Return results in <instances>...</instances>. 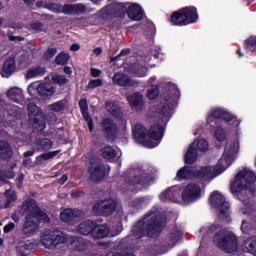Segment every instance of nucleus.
I'll return each mask as SVG.
<instances>
[{
	"instance_id": "nucleus-42",
	"label": "nucleus",
	"mask_w": 256,
	"mask_h": 256,
	"mask_svg": "<svg viewBox=\"0 0 256 256\" xmlns=\"http://www.w3.org/2000/svg\"><path fill=\"white\" fill-rule=\"evenodd\" d=\"M146 97L149 99V101H154V99H157V97H159V86H151L148 88Z\"/></svg>"
},
{
	"instance_id": "nucleus-11",
	"label": "nucleus",
	"mask_w": 256,
	"mask_h": 256,
	"mask_svg": "<svg viewBox=\"0 0 256 256\" xmlns=\"http://www.w3.org/2000/svg\"><path fill=\"white\" fill-rule=\"evenodd\" d=\"M237 155H239V139L226 143L224 153L218 160V163L225 171H227L235 159H237Z\"/></svg>"
},
{
	"instance_id": "nucleus-13",
	"label": "nucleus",
	"mask_w": 256,
	"mask_h": 256,
	"mask_svg": "<svg viewBox=\"0 0 256 256\" xmlns=\"http://www.w3.org/2000/svg\"><path fill=\"white\" fill-rule=\"evenodd\" d=\"M28 117L29 123L33 127L34 131L41 132L45 131V118L43 112L34 103L28 104Z\"/></svg>"
},
{
	"instance_id": "nucleus-28",
	"label": "nucleus",
	"mask_w": 256,
	"mask_h": 256,
	"mask_svg": "<svg viewBox=\"0 0 256 256\" xmlns=\"http://www.w3.org/2000/svg\"><path fill=\"white\" fill-rule=\"evenodd\" d=\"M80 109L82 111L83 118L88 123V127L90 131H93V121L91 120V117L89 116L88 106H87V100L82 99L79 101Z\"/></svg>"
},
{
	"instance_id": "nucleus-22",
	"label": "nucleus",
	"mask_w": 256,
	"mask_h": 256,
	"mask_svg": "<svg viewBox=\"0 0 256 256\" xmlns=\"http://www.w3.org/2000/svg\"><path fill=\"white\" fill-rule=\"evenodd\" d=\"M112 81L115 85H119L120 87H135V85L139 83L137 80L131 79L123 73H116L113 76Z\"/></svg>"
},
{
	"instance_id": "nucleus-10",
	"label": "nucleus",
	"mask_w": 256,
	"mask_h": 256,
	"mask_svg": "<svg viewBox=\"0 0 256 256\" xmlns=\"http://www.w3.org/2000/svg\"><path fill=\"white\" fill-rule=\"evenodd\" d=\"M223 173H225V170L217 162L215 166H202L194 168V179H200V181L207 185L208 183H211L213 179L219 177V175H222Z\"/></svg>"
},
{
	"instance_id": "nucleus-61",
	"label": "nucleus",
	"mask_w": 256,
	"mask_h": 256,
	"mask_svg": "<svg viewBox=\"0 0 256 256\" xmlns=\"http://www.w3.org/2000/svg\"><path fill=\"white\" fill-rule=\"evenodd\" d=\"M250 210H251V205H246V208H242V213L244 215H247V213H249Z\"/></svg>"
},
{
	"instance_id": "nucleus-48",
	"label": "nucleus",
	"mask_w": 256,
	"mask_h": 256,
	"mask_svg": "<svg viewBox=\"0 0 256 256\" xmlns=\"http://www.w3.org/2000/svg\"><path fill=\"white\" fill-rule=\"evenodd\" d=\"M52 81L54 83H58V85H65L68 83L67 78H65V76H63V75H53Z\"/></svg>"
},
{
	"instance_id": "nucleus-40",
	"label": "nucleus",
	"mask_w": 256,
	"mask_h": 256,
	"mask_svg": "<svg viewBox=\"0 0 256 256\" xmlns=\"http://www.w3.org/2000/svg\"><path fill=\"white\" fill-rule=\"evenodd\" d=\"M33 61V54L29 52H25L19 57V64L21 67H27V65H31Z\"/></svg>"
},
{
	"instance_id": "nucleus-50",
	"label": "nucleus",
	"mask_w": 256,
	"mask_h": 256,
	"mask_svg": "<svg viewBox=\"0 0 256 256\" xmlns=\"http://www.w3.org/2000/svg\"><path fill=\"white\" fill-rule=\"evenodd\" d=\"M103 81L101 79L91 80L88 84V89H95L96 87H101Z\"/></svg>"
},
{
	"instance_id": "nucleus-16",
	"label": "nucleus",
	"mask_w": 256,
	"mask_h": 256,
	"mask_svg": "<svg viewBox=\"0 0 256 256\" xmlns=\"http://www.w3.org/2000/svg\"><path fill=\"white\" fill-rule=\"evenodd\" d=\"M123 231V225L121 222H118L116 224L115 228H109L107 225H95L94 224V231H93V237L95 239H105V237H115L116 235H119Z\"/></svg>"
},
{
	"instance_id": "nucleus-43",
	"label": "nucleus",
	"mask_w": 256,
	"mask_h": 256,
	"mask_svg": "<svg viewBox=\"0 0 256 256\" xmlns=\"http://www.w3.org/2000/svg\"><path fill=\"white\" fill-rule=\"evenodd\" d=\"M106 109L111 115H114V117H119V113H121V110L113 102H107Z\"/></svg>"
},
{
	"instance_id": "nucleus-57",
	"label": "nucleus",
	"mask_w": 256,
	"mask_h": 256,
	"mask_svg": "<svg viewBox=\"0 0 256 256\" xmlns=\"http://www.w3.org/2000/svg\"><path fill=\"white\" fill-rule=\"evenodd\" d=\"M155 81H157V77L152 76L150 79L147 81V87H153L155 86Z\"/></svg>"
},
{
	"instance_id": "nucleus-1",
	"label": "nucleus",
	"mask_w": 256,
	"mask_h": 256,
	"mask_svg": "<svg viewBox=\"0 0 256 256\" xmlns=\"http://www.w3.org/2000/svg\"><path fill=\"white\" fill-rule=\"evenodd\" d=\"M180 96L181 92H179V89L175 84L168 83L166 85L165 93L161 98L160 103L154 108L156 117L161 119L162 124L152 126L148 134L143 125L136 124L133 128V135L137 143H143L145 147H149L150 149L157 147V145L161 143L165 125L167 121H169V117H171V113L175 109V105H177Z\"/></svg>"
},
{
	"instance_id": "nucleus-12",
	"label": "nucleus",
	"mask_w": 256,
	"mask_h": 256,
	"mask_svg": "<svg viewBox=\"0 0 256 256\" xmlns=\"http://www.w3.org/2000/svg\"><path fill=\"white\" fill-rule=\"evenodd\" d=\"M67 241V235L61 231L57 230H46L42 232L40 243L46 249H53L57 247V245H61V243H65Z\"/></svg>"
},
{
	"instance_id": "nucleus-55",
	"label": "nucleus",
	"mask_w": 256,
	"mask_h": 256,
	"mask_svg": "<svg viewBox=\"0 0 256 256\" xmlns=\"http://www.w3.org/2000/svg\"><path fill=\"white\" fill-rule=\"evenodd\" d=\"M90 74L92 77H100L101 76V70L96 69V68H91L90 69Z\"/></svg>"
},
{
	"instance_id": "nucleus-31",
	"label": "nucleus",
	"mask_w": 256,
	"mask_h": 256,
	"mask_svg": "<svg viewBox=\"0 0 256 256\" xmlns=\"http://www.w3.org/2000/svg\"><path fill=\"white\" fill-rule=\"evenodd\" d=\"M15 72V59L10 58L7 59L4 62L3 68H2V77H9V75H12Z\"/></svg>"
},
{
	"instance_id": "nucleus-64",
	"label": "nucleus",
	"mask_w": 256,
	"mask_h": 256,
	"mask_svg": "<svg viewBox=\"0 0 256 256\" xmlns=\"http://www.w3.org/2000/svg\"><path fill=\"white\" fill-rule=\"evenodd\" d=\"M79 49H80L79 44H73V45L71 46V51H79Z\"/></svg>"
},
{
	"instance_id": "nucleus-58",
	"label": "nucleus",
	"mask_w": 256,
	"mask_h": 256,
	"mask_svg": "<svg viewBox=\"0 0 256 256\" xmlns=\"http://www.w3.org/2000/svg\"><path fill=\"white\" fill-rule=\"evenodd\" d=\"M248 228H249V223L242 221L241 229H242L243 233H247Z\"/></svg>"
},
{
	"instance_id": "nucleus-56",
	"label": "nucleus",
	"mask_w": 256,
	"mask_h": 256,
	"mask_svg": "<svg viewBox=\"0 0 256 256\" xmlns=\"http://www.w3.org/2000/svg\"><path fill=\"white\" fill-rule=\"evenodd\" d=\"M31 27L34 29V31H41V29H43V24L40 22H35L31 25Z\"/></svg>"
},
{
	"instance_id": "nucleus-37",
	"label": "nucleus",
	"mask_w": 256,
	"mask_h": 256,
	"mask_svg": "<svg viewBox=\"0 0 256 256\" xmlns=\"http://www.w3.org/2000/svg\"><path fill=\"white\" fill-rule=\"evenodd\" d=\"M35 247V244L31 243L30 241L27 242H20V244L17 247V251L21 256H27V252L25 251H31Z\"/></svg>"
},
{
	"instance_id": "nucleus-63",
	"label": "nucleus",
	"mask_w": 256,
	"mask_h": 256,
	"mask_svg": "<svg viewBox=\"0 0 256 256\" xmlns=\"http://www.w3.org/2000/svg\"><path fill=\"white\" fill-rule=\"evenodd\" d=\"M130 50L129 49H124L120 52L119 57H123V55H129Z\"/></svg>"
},
{
	"instance_id": "nucleus-38",
	"label": "nucleus",
	"mask_w": 256,
	"mask_h": 256,
	"mask_svg": "<svg viewBox=\"0 0 256 256\" xmlns=\"http://www.w3.org/2000/svg\"><path fill=\"white\" fill-rule=\"evenodd\" d=\"M71 246L76 251H85L87 249V244L83 238H72Z\"/></svg>"
},
{
	"instance_id": "nucleus-30",
	"label": "nucleus",
	"mask_w": 256,
	"mask_h": 256,
	"mask_svg": "<svg viewBox=\"0 0 256 256\" xmlns=\"http://www.w3.org/2000/svg\"><path fill=\"white\" fill-rule=\"evenodd\" d=\"M129 71L134 77H146L148 70L147 67L141 65V63H136L130 67Z\"/></svg>"
},
{
	"instance_id": "nucleus-33",
	"label": "nucleus",
	"mask_w": 256,
	"mask_h": 256,
	"mask_svg": "<svg viewBox=\"0 0 256 256\" xmlns=\"http://www.w3.org/2000/svg\"><path fill=\"white\" fill-rule=\"evenodd\" d=\"M227 131L229 133H233V131L227 129V124H226V128H223L221 126L217 127L214 132L215 139L218 140L220 143L223 141H227ZM234 135L237 136L238 134H234Z\"/></svg>"
},
{
	"instance_id": "nucleus-4",
	"label": "nucleus",
	"mask_w": 256,
	"mask_h": 256,
	"mask_svg": "<svg viewBox=\"0 0 256 256\" xmlns=\"http://www.w3.org/2000/svg\"><path fill=\"white\" fill-rule=\"evenodd\" d=\"M163 225H165V218L161 215V212L152 211L137 222L132 228V233L136 239H141L146 235L155 237L163 229Z\"/></svg>"
},
{
	"instance_id": "nucleus-39",
	"label": "nucleus",
	"mask_w": 256,
	"mask_h": 256,
	"mask_svg": "<svg viewBox=\"0 0 256 256\" xmlns=\"http://www.w3.org/2000/svg\"><path fill=\"white\" fill-rule=\"evenodd\" d=\"M5 201V207H11V205L17 201V193H15L13 190H7L5 192Z\"/></svg>"
},
{
	"instance_id": "nucleus-35",
	"label": "nucleus",
	"mask_w": 256,
	"mask_h": 256,
	"mask_svg": "<svg viewBox=\"0 0 256 256\" xmlns=\"http://www.w3.org/2000/svg\"><path fill=\"white\" fill-rule=\"evenodd\" d=\"M42 75H45V68L41 66L30 68L27 71L26 77L28 79H33V77H41Z\"/></svg>"
},
{
	"instance_id": "nucleus-9",
	"label": "nucleus",
	"mask_w": 256,
	"mask_h": 256,
	"mask_svg": "<svg viewBox=\"0 0 256 256\" xmlns=\"http://www.w3.org/2000/svg\"><path fill=\"white\" fill-rule=\"evenodd\" d=\"M197 19H199V15H197V9L195 7H186L174 12L170 21L173 25L183 27L185 25H191V23H195Z\"/></svg>"
},
{
	"instance_id": "nucleus-44",
	"label": "nucleus",
	"mask_w": 256,
	"mask_h": 256,
	"mask_svg": "<svg viewBox=\"0 0 256 256\" xmlns=\"http://www.w3.org/2000/svg\"><path fill=\"white\" fill-rule=\"evenodd\" d=\"M48 109L50 111H55L56 113H59V111H63V109H65V102L63 100H60L56 103L49 105Z\"/></svg>"
},
{
	"instance_id": "nucleus-34",
	"label": "nucleus",
	"mask_w": 256,
	"mask_h": 256,
	"mask_svg": "<svg viewBox=\"0 0 256 256\" xmlns=\"http://www.w3.org/2000/svg\"><path fill=\"white\" fill-rule=\"evenodd\" d=\"M190 145L193 149H197L202 153H205V151H209V142H207V140L205 139L194 140Z\"/></svg>"
},
{
	"instance_id": "nucleus-46",
	"label": "nucleus",
	"mask_w": 256,
	"mask_h": 256,
	"mask_svg": "<svg viewBox=\"0 0 256 256\" xmlns=\"http://www.w3.org/2000/svg\"><path fill=\"white\" fill-rule=\"evenodd\" d=\"M103 127L105 131H115V129H117V126L115 123H113V121H111V119H105L103 121Z\"/></svg>"
},
{
	"instance_id": "nucleus-14",
	"label": "nucleus",
	"mask_w": 256,
	"mask_h": 256,
	"mask_svg": "<svg viewBox=\"0 0 256 256\" xmlns=\"http://www.w3.org/2000/svg\"><path fill=\"white\" fill-rule=\"evenodd\" d=\"M210 203L212 207L218 209L220 219H226V221H229V215H231V212L229 210V202L225 200L224 195L214 191L210 196Z\"/></svg>"
},
{
	"instance_id": "nucleus-51",
	"label": "nucleus",
	"mask_w": 256,
	"mask_h": 256,
	"mask_svg": "<svg viewBox=\"0 0 256 256\" xmlns=\"http://www.w3.org/2000/svg\"><path fill=\"white\" fill-rule=\"evenodd\" d=\"M57 155H59V151H52V152L44 153L40 157L42 159L47 160V159H53V157H57Z\"/></svg>"
},
{
	"instance_id": "nucleus-47",
	"label": "nucleus",
	"mask_w": 256,
	"mask_h": 256,
	"mask_svg": "<svg viewBox=\"0 0 256 256\" xmlns=\"http://www.w3.org/2000/svg\"><path fill=\"white\" fill-rule=\"evenodd\" d=\"M67 61H69V54L60 53V54L56 57V63H57V65H65V64L67 63Z\"/></svg>"
},
{
	"instance_id": "nucleus-21",
	"label": "nucleus",
	"mask_w": 256,
	"mask_h": 256,
	"mask_svg": "<svg viewBox=\"0 0 256 256\" xmlns=\"http://www.w3.org/2000/svg\"><path fill=\"white\" fill-rule=\"evenodd\" d=\"M127 101L134 111H141L145 107V100L141 92H133L127 95Z\"/></svg>"
},
{
	"instance_id": "nucleus-62",
	"label": "nucleus",
	"mask_w": 256,
	"mask_h": 256,
	"mask_svg": "<svg viewBox=\"0 0 256 256\" xmlns=\"http://www.w3.org/2000/svg\"><path fill=\"white\" fill-rule=\"evenodd\" d=\"M64 72L66 73V75H71V73H73V70L71 69V67L66 66L64 67Z\"/></svg>"
},
{
	"instance_id": "nucleus-25",
	"label": "nucleus",
	"mask_w": 256,
	"mask_h": 256,
	"mask_svg": "<svg viewBox=\"0 0 256 256\" xmlns=\"http://www.w3.org/2000/svg\"><path fill=\"white\" fill-rule=\"evenodd\" d=\"M7 97L14 101V103H23L25 99L23 96V90H21V88H11L7 92Z\"/></svg>"
},
{
	"instance_id": "nucleus-20",
	"label": "nucleus",
	"mask_w": 256,
	"mask_h": 256,
	"mask_svg": "<svg viewBox=\"0 0 256 256\" xmlns=\"http://www.w3.org/2000/svg\"><path fill=\"white\" fill-rule=\"evenodd\" d=\"M111 167H104L102 164L96 163L92 164L89 168L90 177L93 181H101L103 177L109 175Z\"/></svg>"
},
{
	"instance_id": "nucleus-27",
	"label": "nucleus",
	"mask_w": 256,
	"mask_h": 256,
	"mask_svg": "<svg viewBox=\"0 0 256 256\" xmlns=\"http://www.w3.org/2000/svg\"><path fill=\"white\" fill-rule=\"evenodd\" d=\"M101 153L104 159H107L108 161H113V159H119V157H121V152L115 150L113 147H105L101 150Z\"/></svg>"
},
{
	"instance_id": "nucleus-23",
	"label": "nucleus",
	"mask_w": 256,
	"mask_h": 256,
	"mask_svg": "<svg viewBox=\"0 0 256 256\" xmlns=\"http://www.w3.org/2000/svg\"><path fill=\"white\" fill-rule=\"evenodd\" d=\"M83 212L81 210L65 209L60 213V219L64 223H69L73 221L75 217H81Z\"/></svg>"
},
{
	"instance_id": "nucleus-8",
	"label": "nucleus",
	"mask_w": 256,
	"mask_h": 256,
	"mask_svg": "<svg viewBox=\"0 0 256 256\" xmlns=\"http://www.w3.org/2000/svg\"><path fill=\"white\" fill-rule=\"evenodd\" d=\"M37 7H45L53 13H64L65 15H83V13H87V11H91L83 4H44L43 2H38Z\"/></svg>"
},
{
	"instance_id": "nucleus-15",
	"label": "nucleus",
	"mask_w": 256,
	"mask_h": 256,
	"mask_svg": "<svg viewBox=\"0 0 256 256\" xmlns=\"http://www.w3.org/2000/svg\"><path fill=\"white\" fill-rule=\"evenodd\" d=\"M56 91L55 86H53L51 83L34 82L28 86V94L31 97L40 95V97H43V99H47V97H53Z\"/></svg>"
},
{
	"instance_id": "nucleus-49",
	"label": "nucleus",
	"mask_w": 256,
	"mask_h": 256,
	"mask_svg": "<svg viewBox=\"0 0 256 256\" xmlns=\"http://www.w3.org/2000/svg\"><path fill=\"white\" fill-rule=\"evenodd\" d=\"M40 147L44 151L51 149L53 147V142H51V140H49V139H43L40 141Z\"/></svg>"
},
{
	"instance_id": "nucleus-26",
	"label": "nucleus",
	"mask_w": 256,
	"mask_h": 256,
	"mask_svg": "<svg viewBox=\"0 0 256 256\" xmlns=\"http://www.w3.org/2000/svg\"><path fill=\"white\" fill-rule=\"evenodd\" d=\"M242 249L245 253L256 256V237L247 238L242 244Z\"/></svg>"
},
{
	"instance_id": "nucleus-18",
	"label": "nucleus",
	"mask_w": 256,
	"mask_h": 256,
	"mask_svg": "<svg viewBox=\"0 0 256 256\" xmlns=\"http://www.w3.org/2000/svg\"><path fill=\"white\" fill-rule=\"evenodd\" d=\"M117 9H119V11H126L129 19L132 21H141V19H143V9L137 4L118 3Z\"/></svg>"
},
{
	"instance_id": "nucleus-3",
	"label": "nucleus",
	"mask_w": 256,
	"mask_h": 256,
	"mask_svg": "<svg viewBox=\"0 0 256 256\" xmlns=\"http://www.w3.org/2000/svg\"><path fill=\"white\" fill-rule=\"evenodd\" d=\"M203 188L196 182H191L183 188L182 194L179 186H174L162 192L159 196L162 203H193L201 199Z\"/></svg>"
},
{
	"instance_id": "nucleus-54",
	"label": "nucleus",
	"mask_w": 256,
	"mask_h": 256,
	"mask_svg": "<svg viewBox=\"0 0 256 256\" xmlns=\"http://www.w3.org/2000/svg\"><path fill=\"white\" fill-rule=\"evenodd\" d=\"M15 229V223L11 222L4 226V233H11Z\"/></svg>"
},
{
	"instance_id": "nucleus-2",
	"label": "nucleus",
	"mask_w": 256,
	"mask_h": 256,
	"mask_svg": "<svg viewBox=\"0 0 256 256\" xmlns=\"http://www.w3.org/2000/svg\"><path fill=\"white\" fill-rule=\"evenodd\" d=\"M24 215L26 216L22 228L24 235H33L39 229V223H49L50 221L49 216L41 212L34 200L24 202L22 207L12 214V219L15 223H19Z\"/></svg>"
},
{
	"instance_id": "nucleus-5",
	"label": "nucleus",
	"mask_w": 256,
	"mask_h": 256,
	"mask_svg": "<svg viewBox=\"0 0 256 256\" xmlns=\"http://www.w3.org/2000/svg\"><path fill=\"white\" fill-rule=\"evenodd\" d=\"M256 175L255 172L249 168H244L237 173L234 181L230 185V191L237 195L243 193V191H253L255 185Z\"/></svg>"
},
{
	"instance_id": "nucleus-45",
	"label": "nucleus",
	"mask_w": 256,
	"mask_h": 256,
	"mask_svg": "<svg viewBox=\"0 0 256 256\" xmlns=\"http://www.w3.org/2000/svg\"><path fill=\"white\" fill-rule=\"evenodd\" d=\"M217 229H219V227L217 225H212L210 227H203L200 229V233H202V235H204L205 237H209V235H211L212 233H215V231H217Z\"/></svg>"
},
{
	"instance_id": "nucleus-52",
	"label": "nucleus",
	"mask_w": 256,
	"mask_h": 256,
	"mask_svg": "<svg viewBox=\"0 0 256 256\" xmlns=\"http://www.w3.org/2000/svg\"><path fill=\"white\" fill-rule=\"evenodd\" d=\"M55 55H57V48H50L45 53L46 59H51V57H55Z\"/></svg>"
},
{
	"instance_id": "nucleus-29",
	"label": "nucleus",
	"mask_w": 256,
	"mask_h": 256,
	"mask_svg": "<svg viewBox=\"0 0 256 256\" xmlns=\"http://www.w3.org/2000/svg\"><path fill=\"white\" fill-rule=\"evenodd\" d=\"M176 178L178 180L181 179H195V168H190V167H183L181 168L176 175Z\"/></svg>"
},
{
	"instance_id": "nucleus-7",
	"label": "nucleus",
	"mask_w": 256,
	"mask_h": 256,
	"mask_svg": "<svg viewBox=\"0 0 256 256\" xmlns=\"http://www.w3.org/2000/svg\"><path fill=\"white\" fill-rule=\"evenodd\" d=\"M214 243L225 253H235L239 249L237 236L228 230H220L214 236Z\"/></svg>"
},
{
	"instance_id": "nucleus-53",
	"label": "nucleus",
	"mask_w": 256,
	"mask_h": 256,
	"mask_svg": "<svg viewBox=\"0 0 256 256\" xmlns=\"http://www.w3.org/2000/svg\"><path fill=\"white\" fill-rule=\"evenodd\" d=\"M181 232H175L170 234V239L172 242L177 243V241H179L181 239Z\"/></svg>"
},
{
	"instance_id": "nucleus-36",
	"label": "nucleus",
	"mask_w": 256,
	"mask_h": 256,
	"mask_svg": "<svg viewBox=\"0 0 256 256\" xmlns=\"http://www.w3.org/2000/svg\"><path fill=\"white\" fill-rule=\"evenodd\" d=\"M194 161H197V149L190 145L185 154V163L192 165Z\"/></svg>"
},
{
	"instance_id": "nucleus-32",
	"label": "nucleus",
	"mask_w": 256,
	"mask_h": 256,
	"mask_svg": "<svg viewBox=\"0 0 256 256\" xmlns=\"http://www.w3.org/2000/svg\"><path fill=\"white\" fill-rule=\"evenodd\" d=\"M13 155V148L5 141H0V159H9Z\"/></svg>"
},
{
	"instance_id": "nucleus-60",
	"label": "nucleus",
	"mask_w": 256,
	"mask_h": 256,
	"mask_svg": "<svg viewBox=\"0 0 256 256\" xmlns=\"http://www.w3.org/2000/svg\"><path fill=\"white\" fill-rule=\"evenodd\" d=\"M67 179H69V178L67 177V175H63V176L59 179L60 185H63L64 183H66V182H67Z\"/></svg>"
},
{
	"instance_id": "nucleus-17",
	"label": "nucleus",
	"mask_w": 256,
	"mask_h": 256,
	"mask_svg": "<svg viewBox=\"0 0 256 256\" xmlns=\"http://www.w3.org/2000/svg\"><path fill=\"white\" fill-rule=\"evenodd\" d=\"M151 181H153V176L149 175L146 170L138 168L134 170L130 183L136 185L138 189H145Z\"/></svg>"
},
{
	"instance_id": "nucleus-24",
	"label": "nucleus",
	"mask_w": 256,
	"mask_h": 256,
	"mask_svg": "<svg viewBox=\"0 0 256 256\" xmlns=\"http://www.w3.org/2000/svg\"><path fill=\"white\" fill-rule=\"evenodd\" d=\"M95 230V223L91 220H85L81 222L77 228V232L81 235H91L93 237V231Z\"/></svg>"
},
{
	"instance_id": "nucleus-41",
	"label": "nucleus",
	"mask_w": 256,
	"mask_h": 256,
	"mask_svg": "<svg viewBox=\"0 0 256 256\" xmlns=\"http://www.w3.org/2000/svg\"><path fill=\"white\" fill-rule=\"evenodd\" d=\"M246 49L256 55V36H250L245 40Z\"/></svg>"
},
{
	"instance_id": "nucleus-19",
	"label": "nucleus",
	"mask_w": 256,
	"mask_h": 256,
	"mask_svg": "<svg viewBox=\"0 0 256 256\" xmlns=\"http://www.w3.org/2000/svg\"><path fill=\"white\" fill-rule=\"evenodd\" d=\"M117 207V202L113 199L97 202L93 206L94 215H111Z\"/></svg>"
},
{
	"instance_id": "nucleus-59",
	"label": "nucleus",
	"mask_w": 256,
	"mask_h": 256,
	"mask_svg": "<svg viewBox=\"0 0 256 256\" xmlns=\"http://www.w3.org/2000/svg\"><path fill=\"white\" fill-rule=\"evenodd\" d=\"M94 55H96V57H99V55H101L103 53V49L101 48H95L93 51Z\"/></svg>"
},
{
	"instance_id": "nucleus-6",
	"label": "nucleus",
	"mask_w": 256,
	"mask_h": 256,
	"mask_svg": "<svg viewBox=\"0 0 256 256\" xmlns=\"http://www.w3.org/2000/svg\"><path fill=\"white\" fill-rule=\"evenodd\" d=\"M214 119H223L227 125V130L232 131L234 135L241 134V121L237 116L233 115L230 112H227L223 108H214L207 115V123H213Z\"/></svg>"
}]
</instances>
